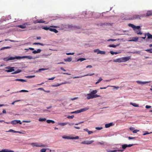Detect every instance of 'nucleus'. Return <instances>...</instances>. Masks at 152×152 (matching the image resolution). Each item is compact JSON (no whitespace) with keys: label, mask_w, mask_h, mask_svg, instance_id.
I'll return each instance as SVG.
<instances>
[{"label":"nucleus","mask_w":152,"mask_h":152,"mask_svg":"<svg viewBox=\"0 0 152 152\" xmlns=\"http://www.w3.org/2000/svg\"><path fill=\"white\" fill-rule=\"evenodd\" d=\"M24 58H27L28 59H32L33 58L32 56H15V57H7L4 58L3 59L6 61H7L10 60H13L16 59H18Z\"/></svg>","instance_id":"nucleus-1"},{"label":"nucleus","mask_w":152,"mask_h":152,"mask_svg":"<svg viewBox=\"0 0 152 152\" xmlns=\"http://www.w3.org/2000/svg\"><path fill=\"white\" fill-rule=\"evenodd\" d=\"M152 15V10L148 11H147L146 15L145 14L139 15H133L132 18L131 19H136L139 18L140 19V18L144 17L145 16H148Z\"/></svg>","instance_id":"nucleus-2"},{"label":"nucleus","mask_w":152,"mask_h":152,"mask_svg":"<svg viewBox=\"0 0 152 152\" xmlns=\"http://www.w3.org/2000/svg\"><path fill=\"white\" fill-rule=\"evenodd\" d=\"M32 146L33 147L36 146L37 147H46L47 146L46 145L43 144L41 143H32L31 144Z\"/></svg>","instance_id":"nucleus-3"},{"label":"nucleus","mask_w":152,"mask_h":152,"mask_svg":"<svg viewBox=\"0 0 152 152\" xmlns=\"http://www.w3.org/2000/svg\"><path fill=\"white\" fill-rule=\"evenodd\" d=\"M30 25L31 24L30 23L26 22L21 25H18L17 26L19 28L24 29L26 28V26Z\"/></svg>","instance_id":"nucleus-4"},{"label":"nucleus","mask_w":152,"mask_h":152,"mask_svg":"<svg viewBox=\"0 0 152 152\" xmlns=\"http://www.w3.org/2000/svg\"><path fill=\"white\" fill-rule=\"evenodd\" d=\"M83 13L85 14V17L86 18H89L92 16L93 13L91 12H83Z\"/></svg>","instance_id":"nucleus-5"},{"label":"nucleus","mask_w":152,"mask_h":152,"mask_svg":"<svg viewBox=\"0 0 152 152\" xmlns=\"http://www.w3.org/2000/svg\"><path fill=\"white\" fill-rule=\"evenodd\" d=\"M14 67H11L10 66H8L5 67L6 69H8L5 70V71L7 72H11L15 71Z\"/></svg>","instance_id":"nucleus-6"},{"label":"nucleus","mask_w":152,"mask_h":152,"mask_svg":"<svg viewBox=\"0 0 152 152\" xmlns=\"http://www.w3.org/2000/svg\"><path fill=\"white\" fill-rule=\"evenodd\" d=\"M7 124H8L10 123V122H6ZM10 123L13 125H15L19 123L20 124H22V123L20 120H14L11 121Z\"/></svg>","instance_id":"nucleus-7"},{"label":"nucleus","mask_w":152,"mask_h":152,"mask_svg":"<svg viewBox=\"0 0 152 152\" xmlns=\"http://www.w3.org/2000/svg\"><path fill=\"white\" fill-rule=\"evenodd\" d=\"M128 25L129 26L132 28L134 30H135V29H139L140 28V26H135V25L132 24H129Z\"/></svg>","instance_id":"nucleus-8"},{"label":"nucleus","mask_w":152,"mask_h":152,"mask_svg":"<svg viewBox=\"0 0 152 152\" xmlns=\"http://www.w3.org/2000/svg\"><path fill=\"white\" fill-rule=\"evenodd\" d=\"M94 142V140H91V141H87L85 140L83 141L82 142H81V144H86L87 145H89L91 144L93 142Z\"/></svg>","instance_id":"nucleus-9"},{"label":"nucleus","mask_w":152,"mask_h":152,"mask_svg":"<svg viewBox=\"0 0 152 152\" xmlns=\"http://www.w3.org/2000/svg\"><path fill=\"white\" fill-rule=\"evenodd\" d=\"M58 27L56 26H51L49 27H45L42 28V29L45 30H49L50 29V28H58Z\"/></svg>","instance_id":"nucleus-10"},{"label":"nucleus","mask_w":152,"mask_h":152,"mask_svg":"<svg viewBox=\"0 0 152 152\" xmlns=\"http://www.w3.org/2000/svg\"><path fill=\"white\" fill-rule=\"evenodd\" d=\"M134 144H130L128 145L125 144H124L122 145V147L123 149H126L127 147H130L133 145H134Z\"/></svg>","instance_id":"nucleus-11"},{"label":"nucleus","mask_w":152,"mask_h":152,"mask_svg":"<svg viewBox=\"0 0 152 152\" xmlns=\"http://www.w3.org/2000/svg\"><path fill=\"white\" fill-rule=\"evenodd\" d=\"M123 62H125L129 60L130 57L129 56H127L125 57H122Z\"/></svg>","instance_id":"nucleus-12"},{"label":"nucleus","mask_w":152,"mask_h":152,"mask_svg":"<svg viewBox=\"0 0 152 152\" xmlns=\"http://www.w3.org/2000/svg\"><path fill=\"white\" fill-rule=\"evenodd\" d=\"M94 75V73H93L92 74H87V75H83V76H75V77H73V79H75V78H79L83 77H85V76H92V75Z\"/></svg>","instance_id":"nucleus-13"},{"label":"nucleus","mask_w":152,"mask_h":152,"mask_svg":"<svg viewBox=\"0 0 152 152\" xmlns=\"http://www.w3.org/2000/svg\"><path fill=\"white\" fill-rule=\"evenodd\" d=\"M45 22V21H43V20L42 19L36 20L34 21L33 22V23L35 24H36L38 23H44Z\"/></svg>","instance_id":"nucleus-14"},{"label":"nucleus","mask_w":152,"mask_h":152,"mask_svg":"<svg viewBox=\"0 0 152 152\" xmlns=\"http://www.w3.org/2000/svg\"><path fill=\"white\" fill-rule=\"evenodd\" d=\"M138 39V37H134L132 38V39L129 40V41H134L137 42V41Z\"/></svg>","instance_id":"nucleus-15"},{"label":"nucleus","mask_w":152,"mask_h":152,"mask_svg":"<svg viewBox=\"0 0 152 152\" xmlns=\"http://www.w3.org/2000/svg\"><path fill=\"white\" fill-rule=\"evenodd\" d=\"M6 132H13L14 133H20V134H24V133H23V132H21L19 131H15L13 129H10L8 131H6Z\"/></svg>","instance_id":"nucleus-16"},{"label":"nucleus","mask_w":152,"mask_h":152,"mask_svg":"<svg viewBox=\"0 0 152 152\" xmlns=\"http://www.w3.org/2000/svg\"><path fill=\"white\" fill-rule=\"evenodd\" d=\"M113 61V62H119V63H120V62H123V61H122V58H118V59H116L114 60Z\"/></svg>","instance_id":"nucleus-17"},{"label":"nucleus","mask_w":152,"mask_h":152,"mask_svg":"<svg viewBox=\"0 0 152 152\" xmlns=\"http://www.w3.org/2000/svg\"><path fill=\"white\" fill-rule=\"evenodd\" d=\"M88 108L87 107H86L80 110H77V112H78V113H79L81 112L86 111L88 110Z\"/></svg>","instance_id":"nucleus-18"},{"label":"nucleus","mask_w":152,"mask_h":152,"mask_svg":"<svg viewBox=\"0 0 152 152\" xmlns=\"http://www.w3.org/2000/svg\"><path fill=\"white\" fill-rule=\"evenodd\" d=\"M87 98L88 99L93 98V95L91 93L87 94Z\"/></svg>","instance_id":"nucleus-19"},{"label":"nucleus","mask_w":152,"mask_h":152,"mask_svg":"<svg viewBox=\"0 0 152 152\" xmlns=\"http://www.w3.org/2000/svg\"><path fill=\"white\" fill-rule=\"evenodd\" d=\"M0 152H14L13 151L10 150L8 149H4L1 151Z\"/></svg>","instance_id":"nucleus-20"},{"label":"nucleus","mask_w":152,"mask_h":152,"mask_svg":"<svg viewBox=\"0 0 152 152\" xmlns=\"http://www.w3.org/2000/svg\"><path fill=\"white\" fill-rule=\"evenodd\" d=\"M41 50L40 49H38L37 50H35L32 52V53L34 54H36L40 53Z\"/></svg>","instance_id":"nucleus-21"},{"label":"nucleus","mask_w":152,"mask_h":152,"mask_svg":"<svg viewBox=\"0 0 152 152\" xmlns=\"http://www.w3.org/2000/svg\"><path fill=\"white\" fill-rule=\"evenodd\" d=\"M113 125V123H110L109 124H106L105 125V127L106 128H108L110 126H112Z\"/></svg>","instance_id":"nucleus-22"},{"label":"nucleus","mask_w":152,"mask_h":152,"mask_svg":"<svg viewBox=\"0 0 152 152\" xmlns=\"http://www.w3.org/2000/svg\"><path fill=\"white\" fill-rule=\"evenodd\" d=\"M147 39H152V35L151 34L149 33H147Z\"/></svg>","instance_id":"nucleus-23"},{"label":"nucleus","mask_w":152,"mask_h":152,"mask_svg":"<svg viewBox=\"0 0 152 152\" xmlns=\"http://www.w3.org/2000/svg\"><path fill=\"white\" fill-rule=\"evenodd\" d=\"M50 31H51L54 32L55 33H56L58 32V31L55 28H50Z\"/></svg>","instance_id":"nucleus-24"},{"label":"nucleus","mask_w":152,"mask_h":152,"mask_svg":"<svg viewBox=\"0 0 152 152\" xmlns=\"http://www.w3.org/2000/svg\"><path fill=\"white\" fill-rule=\"evenodd\" d=\"M136 82L137 83L139 84H145L147 83H148L149 82H142L140 81H136Z\"/></svg>","instance_id":"nucleus-25"},{"label":"nucleus","mask_w":152,"mask_h":152,"mask_svg":"<svg viewBox=\"0 0 152 152\" xmlns=\"http://www.w3.org/2000/svg\"><path fill=\"white\" fill-rule=\"evenodd\" d=\"M68 124V122L60 123L58 124V125L60 126H64Z\"/></svg>","instance_id":"nucleus-26"},{"label":"nucleus","mask_w":152,"mask_h":152,"mask_svg":"<svg viewBox=\"0 0 152 152\" xmlns=\"http://www.w3.org/2000/svg\"><path fill=\"white\" fill-rule=\"evenodd\" d=\"M138 29V30H136V29H135V30H134L135 31L136 33L137 34H142V33L141 32V31L140 29Z\"/></svg>","instance_id":"nucleus-27"},{"label":"nucleus","mask_w":152,"mask_h":152,"mask_svg":"<svg viewBox=\"0 0 152 152\" xmlns=\"http://www.w3.org/2000/svg\"><path fill=\"white\" fill-rule=\"evenodd\" d=\"M46 122L48 123H52L53 124L55 123V121H54L50 120H48L46 121Z\"/></svg>","instance_id":"nucleus-28"},{"label":"nucleus","mask_w":152,"mask_h":152,"mask_svg":"<svg viewBox=\"0 0 152 152\" xmlns=\"http://www.w3.org/2000/svg\"><path fill=\"white\" fill-rule=\"evenodd\" d=\"M11 48V47H9V46L3 47L1 48L0 50H4L5 49H9V48Z\"/></svg>","instance_id":"nucleus-29"},{"label":"nucleus","mask_w":152,"mask_h":152,"mask_svg":"<svg viewBox=\"0 0 152 152\" xmlns=\"http://www.w3.org/2000/svg\"><path fill=\"white\" fill-rule=\"evenodd\" d=\"M130 104L132 105L133 106L135 107H139V105L138 104H137L135 103H133L131 102Z\"/></svg>","instance_id":"nucleus-30"},{"label":"nucleus","mask_w":152,"mask_h":152,"mask_svg":"<svg viewBox=\"0 0 152 152\" xmlns=\"http://www.w3.org/2000/svg\"><path fill=\"white\" fill-rule=\"evenodd\" d=\"M21 72V70L20 69H18L16 71L12 73V74H16L17 73H20Z\"/></svg>","instance_id":"nucleus-31"},{"label":"nucleus","mask_w":152,"mask_h":152,"mask_svg":"<svg viewBox=\"0 0 152 152\" xmlns=\"http://www.w3.org/2000/svg\"><path fill=\"white\" fill-rule=\"evenodd\" d=\"M97 92V91L95 90H93L92 91L91 93L92 94V95H94L95 94H96Z\"/></svg>","instance_id":"nucleus-32"},{"label":"nucleus","mask_w":152,"mask_h":152,"mask_svg":"<svg viewBox=\"0 0 152 152\" xmlns=\"http://www.w3.org/2000/svg\"><path fill=\"white\" fill-rule=\"evenodd\" d=\"M72 60V58L70 57L66 59H64L65 61L69 62H70Z\"/></svg>","instance_id":"nucleus-33"},{"label":"nucleus","mask_w":152,"mask_h":152,"mask_svg":"<svg viewBox=\"0 0 152 152\" xmlns=\"http://www.w3.org/2000/svg\"><path fill=\"white\" fill-rule=\"evenodd\" d=\"M119 45L117 44L116 45H110L108 46L109 47H113V48H115L117 46H118Z\"/></svg>","instance_id":"nucleus-34"},{"label":"nucleus","mask_w":152,"mask_h":152,"mask_svg":"<svg viewBox=\"0 0 152 152\" xmlns=\"http://www.w3.org/2000/svg\"><path fill=\"white\" fill-rule=\"evenodd\" d=\"M46 118H40L39 119V121H46Z\"/></svg>","instance_id":"nucleus-35"},{"label":"nucleus","mask_w":152,"mask_h":152,"mask_svg":"<svg viewBox=\"0 0 152 152\" xmlns=\"http://www.w3.org/2000/svg\"><path fill=\"white\" fill-rule=\"evenodd\" d=\"M33 45H42V46H44V45L42 43H39V42H35V43H34L33 44Z\"/></svg>","instance_id":"nucleus-36"},{"label":"nucleus","mask_w":152,"mask_h":152,"mask_svg":"<svg viewBox=\"0 0 152 152\" xmlns=\"http://www.w3.org/2000/svg\"><path fill=\"white\" fill-rule=\"evenodd\" d=\"M145 51L148 52L150 53H152V49H146L145 50Z\"/></svg>","instance_id":"nucleus-37"},{"label":"nucleus","mask_w":152,"mask_h":152,"mask_svg":"<svg viewBox=\"0 0 152 152\" xmlns=\"http://www.w3.org/2000/svg\"><path fill=\"white\" fill-rule=\"evenodd\" d=\"M86 60V59L85 58H79L77 60V61H84V60Z\"/></svg>","instance_id":"nucleus-38"},{"label":"nucleus","mask_w":152,"mask_h":152,"mask_svg":"<svg viewBox=\"0 0 152 152\" xmlns=\"http://www.w3.org/2000/svg\"><path fill=\"white\" fill-rule=\"evenodd\" d=\"M62 138L65 139H71V137L68 136H63Z\"/></svg>","instance_id":"nucleus-39"},{"label":"nucleus","mask_w":152,"mask_h":152,"mask_svg":"<svg viewBox=\"0 0 152 152\" xmlns=\"http://www.w3.org/2000/svg\"><path fill=\"white\" fill-rule=\"evenodd\" d=\"M102 78L100 77L99 78V80H98V81L95 84H97L98 83H99V82H100L102 80Z\"/></svg>","instance_id":"nucleus-40"},{"label":"nucleus","mask_w":152,"mask_h":152,"mask_svg":"<svg viewBox=\"0 0 152 152\" xmlns=\"http://www.w3.org/2000/svg\"><path fill=\"white\" fill-rule=\"evenodd\" d=\"M94 52L97 53V54H99L100 50L99 49H96L94 50Z\"/></svg>","instance_id":"nucleus-41"},{"label":"nucleus","mask_w":152,"mask_h":152,"mask_svg":"<svg viewBox=\"0 0 152 152\" xmlns=\"http://www.w3.org/2000/svg\"><path fill=\"white\" fill-rule=\"evenodd\" d=\"M15 80H17V81H20L22 82H26V81L25 80H23V79H17Z\"/></svg>","instance_id":"nucleus-42"},{"label":"nucleus","mask_w":152,"mask_h":152,"mask_svg":"<svg viewBox=\"0 0 152 152\" xmlns=\"http://www.w3.org/2000/svg\"><path fill=\"white\" fill-rule=\"evenodd\" d=\"M110 53L112 54V55H113L114 54H117V53H117V52H113V51H110Z\"/></svg>","instance_id":"nucleus-43"},{"label":"nucleus","mask_w":152,"mask_h":152,"mask_svg":"<svg viewBox=\"0 0 152 152\" xmlns=\"http://www.w3.org/2000/svg\"><path fill=\"white\" fill-rule=\"evenodd\" d=\"M79 137L78 136H76V137H71V139H78Z\"/></svg>","instance_id":"nucleus-44"},{"label":"nucleus","mask_w":152,"mask_h":152,"mask_svg":"<svg viewBox=\"0 0 152 152\" xmlns=\"http://www.w3.org/2000/svg\"><path fill=\"white\" fill-rule=\"evenodd\" d=\"M35 77V75H31V76H27L26 77L28 78H31Z\"/></svg>","instance_id":"nucleus-45"},{"label":"nucleus","mask_w":152,"mask_h":152,"mask_svg":"<svg viewBox=\"0 0 152 152\" xmlns=\"http://www.w3.org/2000/svg\"><path fill=\"white\" fill-rule=\"evenodd\" d=\"M105 53V52L104 51H99V54H104Z\"/></svg>","instance_id":"nucleus-46"},{"label":"nucleus","mask_w":152,"mask_h":152,"mask_svg":"<svg viewBox=\"0 0 152 152\" xmlns=\"http://www.w3.org/2000/svg\"><path fill=\"white\" fill-rule=\"evenodd\" d=\"M74 115H72V116H67V118L69 119H72L74 117Z\"/></svg>","instance_id":"nucleus-47"},{"label":"nucleus","mask_w":152,"mask_h":152,"mask_svg":"<svg viewBox=\"0 0 152 152\" xmlns=\"http://www.w3.org/2000/svg\"><path fill=\"white\" fill-rule=\"evenodd\" d=\"M100 96L99 95H98L97 94H94L93 95V98H96L99 97H100Z\"/></svg>","instance_id":"nucleus-48"},{"label":"nucleus","mask_w":152,"mask_h":152,"mask_svg":"<svg viewBox=\"0 0 152 152\" xmlns=\"http://www.w3.org/2000/svg\"><path fill=\"white\" fill-rule=\"evenodd\" d=\"M144 35H145V37H141V38L142 39H145L146 38V36L147 35V33H145L144 34Z\"/></svg>","instance_id":"nucleus-49"},{"label":"nucleus","mask_w":152,"mask_h":152,"mask_svg":"<svg viewBox=\"0 0 152 152\" xmlns=\"http://www.w3.org/2000/svg\"><path fill=\"white\" fill-rule=\"evenodd\" d=\"M46 149L45 148H43L42 149L40 150V152H45L46 151Z\"/></svg>","instance_id":"nucleus-50"},{"label":"nucleus","mask_w":152,"mask_h":152,"mask_svg":"<svg viewBox=\"0 0 152 152\" xmlns=\"http://www.w3.org/2000/svg\"><path fill=\"white\" fill-rule=\"evenodd\" d=\"M152 133V132H150V133H149L148 132H147V131H146V132H145V133H144V134H143V135H146V134H150L151 133Z\"/></svg>","instance_id":"nucleus-51"},{"label":"nucleus","mask_w":152,"mask_h":152,"mask_svg":"<svg viewBox=\"0 0 152 152\" xmlns=\"http://www.w3.org/2000/svg\"><path fill=\"white\" fill-rule=\"evenodd\" d=\"M139 131V130L137 129L134 130L133 131V132L134 133H135Z\"/></svg>","instance_id":"nucleus-52"},{"label":"nucleus","mask_w":152,"mask_h":152,"mask_svg":"<svg viewBox=\"0 0 152 152\" xmlns=\"http://www.w3.org/2000/svg\"><path fill=\"white\" fill-rule=\"evenodd\" d=\"M97 144H100L101 145H103L104 144V142H97Z\"/></svg>","instance_id":"nucleus-53"},{"label":"nucleus","mask_w":152,"mask_h":152,"mask_svg":"<svg viewBox=\"0 0 152 152\" xmlns=\"http://www.w3.org/2000/svg\"><path fill=\"white\" fill-rule=\"evenodd\" d=\"M46 69H47L46 68H41V69H39V71H40L42 70H46Z\"/></svg>","instance_id":"nucleus-54"},{"label":"nucleus","mask_w":152,"mask_h":152,"mask_svg":"<svg viewBox=\"0 0 152 152\" xmlns=\"http://www.w3.org/2000/svg\"><path fill=\"white\" fill-rule=\"evenodd\" d=\"M102 129V127H96V129L97 130H101Z\"/></svg>","instance_id":"nucleus-55"},{"label":"nucleus","mask_w":152,"mask_h":152,"mask_svg":"<svg viewBox=\"0 0 152 152\" xmlns=\"http://www.w3.org/2000/svg\"><path fill=\"white\" fill-rule=\"evenodd\" d=\"M20 92H28V91L24 90H22L20 91Z\"/></svg>","instance_id":"nucleus-56"},{"label":"nucleus","mask_w":152,"mask_h":152,"mask_svg":"<svg viewBox=\"0 0 152 152\" xmlns=\"http://www.w3.org/2000/svg\"><path fill=\"white\" fill-rule=\"evenodd\" d=\"M68 124H69V126H73V125H74V123H70L68 122Z\"/></svg>","instance_id":"nucleus-57"},{"label":"nucleus","mask_w":152,"mask_h":152,"mask_svg":"<svg viewBox=\"0 0 152 152\" xmlns=\"http://www.w3.org/2000/svg\"><path fill=\"white\" fill-rule=\"evenodd\" d=\"M23 122L26 123H30L31 121H23Z\"/></svg>","instance_id":"nucleus-58"},{"label":"nucleus","mask_w":152,"mask_h":152,"mask_svg":"<svg viewBox=\"0 0 152 152\" xmlns=\"http://www.w3.org/2000/svg\"><path fill=\"white\" fill-rule=\"evenodd\" d=\"M88 133L89 134H91V133H93V132L92 131H88Z\"/></svg>","instance_id":"nucleus-59"},{"label":"nucleus","mask_w":152,"mask_h":152,"mask_svg":"<svg viewBox=\"0 0 152 152\" xmlns=\"http://www.w3.org/2000/svg\"><path fill=\"white\" fill-rule=\"evenodd\" d=\"M151 107L150 106L147 105L145 106V108H146L148 109V108H151Z\"/></svg>","instance_id":"nucleus-60"},{"label":"nucleus","mask_w":152,"mask_h":152,"mask_svg":"<svg viewBox=\"0 0 152 152\" xmlns=\"http://www.w3.org/2000/svg\"><path fill=\"white\" fill-rule=\"evenodd\" d=\"M128 138L129 140L134 139V137H128Z\"/></svg>","instance_id":"nucleus-61"},{"label":"nucleus","mask_w":152,"mask_h":152,"mask_svg":"<svg viewBox=\"0 0 152 152\" xmlns=\"http://www.w3.org/2000/svg\"><path fill=\"white\" fill-rule=\"evenodd\" d=\"M55 78V77H51V78H49V79H48V80H53Z\"/></svg>","instance_id":"nucleus-62"},{"label":"nucleus","mask_w":152,"mask_h":152,"mask_svg":"<svg viewBox=\"0 0 152 152\" xmlns=\"http://www.w3.org/2000/svg\"><path fill=\"white\" fill-rule=\"evenodd\" d=\"M92 66L91 65H88L86 66V68H92Z\"/></svg>","instance_id":"nucleus-63"},{"label":"nucleus","mask_w":152,"mask_h":152,"mask_svg":"<svg viewBox=\"0 0 152 152\" xmlns=\"http://www.w3.org/2000/svg\"><path fill=\"white\" fill-rule=\"evenodd\" d=\"M109 86H108L107 87H101L100 88V89H106L107 87H109Z\"/></svg>","instance_id":"nucleus-64"}]
</instances>
